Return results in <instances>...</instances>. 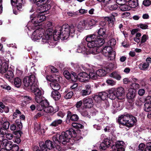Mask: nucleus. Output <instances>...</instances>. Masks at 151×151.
I'll return each mask as SVG.
<instances>
[{"label": "nucleus", "instance_id": "f257e3e1", "mask_svg": "<svg viewBox=\"0 0 151 151\" xmlns=\"http://www.w3.org/2000/svg\"><path fill=\"white\" fill-rule=\"evenodd\" d=\"M85 40L88 42V47L89 54L96 55L101 52V49L100 47L104 43V40L101 37L95 35H89L86 36Z\"/></svg>", "mask_w": 151, "mask_h": 151}, {"label": "nucleus", "instance_id": "f03ea898", "mask_svg": "<svg viewBox=\"0 0 151 151\" xmlns=\"http://www.w3.org/2000/svg\"><path fill=\"white\" fill-rule=\"evenodd\" d=\"M73 133L75 135V132L74 130L70 129L65 132H63L60 135L57 134L53 136V140L55 144H60V142H61L63 144H65L66 142H69V139L73 136Z\"/></svg>", "mask_w": 151, "mask_h": 151}, {"label": "nucleus", "instance_id": "7ed1b4c3", "mask_svg": "<svg viewBox=\"0 0 151 151\" xmlns=\"http://www.w3.org/2000/svg\"><path fill=\"white\" fill-rule=\"evenodd\" d=\"M45 10L42 12V13L39 14L37 17H34V15H31L30 17L31 20V22L32 23L31 26H30V23H29L27 25V27L29 30H31V29H33V27L35 24H37L36 26L38 25V24L44 21L46 19V17L43 14L45 12Z\"/></svg>", "mask_w": 151, "mask_h": 151}, {"label": "nucleus", "instance_id": "20e7f679", "mask_svg": "<svg viewBox=\"0 0 151 151\" xmlns=\"http://www.w3.org/2000/svg\"><path fill=\"white\" fill-rule=\"evenodd\" d=\"M109 97L111 99H114L116 97L118 99L121 100L123 99V88L119 87L117 89L114 88H111L108 90Z\"/></svg>", "mask_w": 151, "mask_h": 151}, {"label": "nucleus", "instance_id": "39448f33", "mask_svg": "<svg viewBox=\"0 0 151 151\" xmlns=\"http://www.w3.org/2000/svg\"><path fill=\"white\" fill-rule=\"evenodd\" d=\"M76 28V27L73 25L70 26L68 24H65L62 26L61 28H60L59 29L63 30V37L65 39H67L70 35H72V37L73 36L72 34L75 33Z\"/></svg>", "mask_w": 151, "mask_h": 151}, {"label": "nucleus", "instance_id": "423d86ee", "mask_svg": "<svg viewBox=\"0 0 151 151\" xmlns=\"http://www.w3.org/2000/svg\"><path fill=\"white\" fill-rule=\"evenodd\" d=\"M23 82L25 87L31 90L32 87H33L35 86V84L37 83L38 81L35 75L33 74L25 77L23 79Z\"/></svg>", "mask_w": 151, "mask_h": 151}, {"label": "nucleus", "instance_id": "0eeeda50", "mask_svg": "<svg viewBox=\"0 0 151 151\" xmlns=\"http://www.w3.org/2000/svg\"><path fill=\"white\" fill-rule=\"evenodd\" d=\"M45 145L44 144L42 143L40 144V149L37 146L34 147L33 150L34 151H47V149L50 150L54 147L55 145L54 143L49 140H47L45 141Z\"/></svg>", "mask_w": 151, "mask_h": 151}, {"label": "nucleus", "instance_id": "6e6552de", "mask_svg": "<svg viewBox=\"0 0 151 151\" xmlns=\"http://www.w3.org/2000/svg\"><path fill=\"white\" fill-rule=\"evenodd\" d=\"M46 29L44 35H43L42 40L44 42H46L47 40L52 34V25L51 22H48L44 26Z\"/></svg>", "mask_w": 151, "mask_h": 151}, {"label": "nucleus", "instance_id": "1a4fd4ad", "mask_svg": "<svg viewBox=\"0 0 151 151\" xmlns=\"http://www.w3.org/2000/svg\"><path fill=\"white\" fill-rule=\"evenodd\" d=\"M101 49V51L102 54L106 56H108L110 60L114 59L115 56V52L112 50V47L109 46H105L102 49Z\"/></svg>", "mask_w": 151, "mask_h": 151}, {"label": "nucleus", "instance_id": "9d476101", "mask_svg": "<svg viewBox=\"0 0 151 151\" xmlns=\"http://www.w3.org/2000/svg\"><path fill=\"white\" fill-rule=\"evenodd\" d=\"M45 30L42 28H40L36 29L32 34L31 36L32 39L35 41L40 40L41 38V41L42 42H44L42 40L43 35H44L43 32Z\"/></svg>", "mask_w": 151, "mask_h": 151}, {"label": "nucleus", "instance_id": "9b49d317", "mask_svg": "<svg viewBox=\"0 0 151 151\" xmlns=\"http://www.w3.org/2000/svg\"><path fill=\"white\" fill-rule=\"evenodd\" d=\"M60 27H58L56 28L55 30L52 31L53 37L55 41H57L60 39V37L63 40H65L63 37V30L62 29H59L60 28H61Z\"/></svg>", "mask_w": 151, "mask_h": 151}, {"label": "nucleus", "instance_id": "f8f14e48", "mask_svg": "<svg viewBox=\"0 0 151 151\" xmlns=\"http://www.w3.org/2000/svg\"><path fill=\"white\" fill-rule=\"evenodd\" d=\"M83 101L85 108L90 109L93 106L94 103L92 98L89 97L85 98Z\"/></svg>", "mask_w": 151, "mask_h": 151}, {"label": "nucleus", "instance_id": "ddd939ff", "mask_svg": "<svg viewBox=\"0 0 151 151\" xmlns=\"http://www.w3.org/2000/svg\"><path fill=\"white\" fill-rule=\"evenodd\" d=\"M79 119V117L76 114H72L70 111H68L67 112V119H66V122H69L70 120L72 122H77Z\"/></svg>", "mask_w": 151, "mask_h": 151}, {"label": "nucleus", "instance_id": "4468645a", "mask_svg": "<svg viewBox=\"0 0 151 151\" xmlns=\"http://www.w3.org/2000/svg\"><path fill=\"white\" fill-rule=\"evenodd\" d=\"M92 93V89L91 85H87L85 86V89L81 90L80 95L82 96H85L90 95Z\"/></svg>", "mask_w": 151, "mask_h": 151}, {"label": "nucleus", "instance_id": "2eb2a0df", "mask_svg": "<svg viewBox=\"0 0 151 151\" xmlns=\"http://www.w3.org/2000/svg\"><path fill=\"white\" fill-rule=\"evenodd\" d=\"M110 151H123V141H117L115 145L112 146V150Z\"/></svg>", "mask_w": 151, "mask_h": 151}, {"label": "nucleus", "instance_id": "dca6fc26", "mask_svg": "<svg viewBox=\"0 0 151 151\" xmlns=\"http://www.w3.org/2000/svg\"><path fill=\"white\" fill-rule=\"evenodd\" d=\"M2 145L5 148L4 149L7 151L11 150L12 146V142L10 141H8L6 139H4L1 143Z\"/></svg>", "mask_w": 151, "mask_h": 151}, {"label": "nucleus", "instance_id": "f3484780", "mask_svg": "<svg viewBox=\"0 0 151 151\" xmlns=\"http://www.w3.org/2000/svg\"><path fill=\"white\" fill-rule=\"evenodd\" d=\"M8 65L6 62H2L0 60V73L3 74L5 73L8 70Z\"/></svg>", "mask_w": 151, "mask_h": 151}, {"label": "nucleus", "instance_id": "a211bd4d", "mask_svg": "<svg viewBox=\"0 0 151 151\" xmlns=\"http://www.w3.org/2000/svg\"><path fill=\"white\" fill-rule=\"evenodd\" d=\"M37 105V109L39 111H42L43 110V111H44V109L45 107L49 105L48 103L46 100H43L41 103Z\"/></svg>", "mask_w": 151, "mask_h": 151}, {"label": "nucleus", "instance_id": "6ab92c4d", "mask_svg": "<svg viewBox=\"0 0 151 151\" xmlns=\"http://www.w3.org/2000/svg\"><path fill=\"white\" fill-rule=\"evenodd\" d=\"M89 78L88 75L85 72L80 73L78 74V80L81 82H85Z\"/></svg>", "mask_w": 151, "mask_h": 151}, {"label": "nucleus", "instance_id": "aec40b11", "mask_svg": "<svg viewBox=\"0 0 151 151\" xmlns=\"http://www.w3.org/2000/svg\"><path fill=\"white\" fill-rule=\"evenodd\" d=\"M84 21L86 28H88V27L95 25L98 22L97 20L94 19L85 20Z\"/></svg>", "mask_w": 151, "mask_h": 151}, {"label": "nucleus", "instance_id": "412c9836", "mask_svg": "<svg viewBox=\"0 0 151 151\" xmlns=\"http://www.w3.org/2000/svg\"><path fill=\"white\" fill-rule=\"evenodd\" d=\"M77 52L78 53H81L84 55L89 54L88 49H86L85 46L82 45L79 46L77 49Z\"/></svg>", "mask_w": 151, "mask_h": 151}, {"label": "nucleus", "instance_id": "4be33fe9", "mask_svg": "<svg viewBox=\"0 0 151 151\" xmlns=\"http://www.w3.org/2000/svg\"><path fill=\"white\" fill-rule=\"evenodd\" d=\"M38 82L37 84H35V86L33 87H32L31 89L32 92L34 93L35 96L42 95L41 91L38 87Z\"/></svg>", "mask_w": 151, "mask_h": 151}, {"label": "nucleus", "instance_id": "5701e85b", "mask_svg": "<svg viewBox=\"0 0 151 151\" xmlns=\"http://www.w3.org/2000/svg\"><path fill=\"white\" fill-rule=\"evenodd\" d=\"M110 144V140L108 139H106L101 145V147L103 150H105L109 146Z\"/></svg>", "mask_w": 151, "mask_h": 151}, {"label": "nucleus", "instance_id": "b1692460", "mask_svg": "<svg viewBox=\"0 0 151 151\" xmlns=\"http://www.w3.org/2000/svg\"><path fill=\"white\" fill-rule=\"evenodd\" d=\"M135 96V91L132 90V89H129V92L127 95V97L128 99H133Z\"/></svg>", "mask_w": 151, "mask_h": 151}, {"label": "nucleus", "instance_id": "393cba45", "mask_svg": "<svg viewBox=\"0 0 151 151\" xmlns=\"http://www.w3.org/2000/svg\"><path fill=\"white\" fill-rule=\"evenodd\" d=\"M149 65L150 64L148 63L145 62L140 64L138 67L141 70H146L148 69Z\"/></svg>", "mask_w": 151, "mask_h": 151}, {"label": "nucleus", "instance_id": "a878e982", "mask_svg": "<svg viewBox=\"0 0 151 151\" xmlns=\"http://www.w3.org/2000/svg\"><path fill=\"white\" fill-rule=\"evenodd\" d=\"M51 96L55 100H58L61 97L60 94L57 91H52Z\"/></svg>", "mask_w": 151, "mask_h": 151}, {"label": "nucleus", "instance_id": "bb28decb", "mask_svg": "<svg viewBox=\"0 0 151 151\" xmlns=\"http://www.w3.org/2000/svg\"><path fill=\"white\" fill-rule=\"evenodd\" d=\"M11 1L12 5H13V3L16 4L17 9H21L23 0H11Z\"/></svg>", "mask_w": 151, "mask_h": 151}, {"label": "nucleus", "instance_id": "cd10ccee", "mask_svg": "<svg viewBox=\"0 0 151 151\" xmlns=\"http://www.w3.org/2000/svg\"><path fill=\"white\" fill-rule=\"evenodd\" d=\"M50 86L54 91H57L60 88V86L58 83L52 82L50 83Z\"/></svg>", "mask_w": 151, "mask_h": 151}, {"label": "nucleus", "instance_id": "c85d7f7f", "mask_svg": "<svg viewBox=\"0 0 151 151\" xmlns=\"http://www.w3.org/2000/svg\"><path fill=\"white\" fill-rule=\"evenodd\" d=\"M107 72L106 69H99L96 71V73L98 77L104 76H105Z\"/></svg>", "mask_w": 151, "mask_h": 151}, {"label": "nucleus", "instance_id": "c756f323", "mask_svg": "<svg viewBox=\"0 0 151 151\" xmlns=\"http://www.w3.org/2000/svg\"><path fill=\"white\" fill-rule=\"evenodd\" d=\"M64 97L67 99H70L73 95V92L72 91H69L68 90H66L63 93Z\"/></svg>", "mask_w": 151, "mask_h": 151}, {"label": "nucleus", "instance_id": "7c9ffc66", "mask_svg": "<svg viewBox=\"0 0 151 151\" xmlns=\"http://www.w3.org/2000/svg\"><path fill=\"white\" fill-rule=\"evenodd\" d=\"M44 111L46 113H52L55 112L56 111L55 110L52 106H47L45 108Z\"/></svg>", "mask_w": 151, "mask_h": 151}, {"label": "nucleus", "instance_id": "2f4dec72", "mask_svg": "<svg viewBox=\"0 0 151 151\" xmlns=\"http://www.w3.org/2000/svg\"><path fill=\"white\" fill-rule=\"evenodd\" d=\"M131 8H135L138 5V0H130L128 4Z\"/></svg>", "mask_w": 151, "mask_h": 151}, {"label": "nucleus", "instance_id": "473e14b6", "mask_svg": "<svg viewBox=\"0 0 151 151\" xmlns=\"http://www.w3.org/2000/svg\"><path fill=\"white\" fill-rule=\"evenodd\" d=\"M52 37L51 35L50 37L47 40V41L45 42H42L43 44L46 43L47 45L49 47H52L56 45L55 43L53 41H51L49 40V39Z\"/></svg>", "mask_w": 151, "mask_h": 151}, {"label": "nucleus", "instance_id": "72a5a7b5", "mask_svg": "<svg viewBox=\"0 0 151 151\" xmlns=\"http://www.w3.org/2000/svg\"><path fill=\"white\" fill-rule=\"evenodd\" d=\"M144 110L146 112H149L151 111V102H146L145 104Z\"/></svg>", "mask_w": 151, "mask_h": 151}, {"label": "nucleus", "instance_id": "f704fd0d", "mask_svg": "<svg viewBox=\"0 0 151 151\" xmlns=\"http://www.w3.org/2000/svg\"><path fill=\"white\" fill-rule=\"evenodd\" d=\"M21 80L20 78L17 77L15 78L14 84L16 87L17 88L20 87L21 85Z\"/></svg>", "mask_w": 151, "mask_h": 151}, {"label": "nucleus", "instance_id": "c9c22d12", "mask_svg": "<svg viewBox=\"0 0 151 151\" xmlns=\"http://www.w3.org/2000/svg\"><path fill=\"white\" fill-rule=\"evenodd\" d=\"M84 23V20L81 21L79 23L77 26L78 31H81V30H82L84 28H86L85 24Z\"/></svg>", "mask_w": 151, "mask_h": 151}, {"label": "nucleus", "instance_id": "e433bc0d", "mask_svg": "<svg viewBox=\"0 0 151 151\" xmlns=\"http://www.w3.org/2000/svg\"><path fill=\"white\" fill-rule=\"evenodd\" d=\"M107 72L114 68V65L112 63H108L105 67H104Z\"/></svg>", "mask_w": 151, "mask_h": 151}, {"label": "nucleus", "instance_id": "4c0bfd02", "mask_svg": "<svg viewBox=\"0 0 151 151\" xmlns=\"http://www.w3.org/2000/svg\"><path fill=\"white\" fill-rule=\"evenodd\" d=\"M99 95L103 100L106 99L108 96V93L106 92H100Z\"/></svg>", "mask_w": 151, "mask_h": 151}, {"label": "nucleus", "instance_id": "58836bf2", "mask_svg": "<svg viewBox=\"0 0 151 151\" xmlns=\"http://www.w3.org/2000/svg\"><path fill=\"white\" fill-rule=\"evenodd\" d=\"M14 76L13 73L10 70H8L6 74L5 75V77L8 79H10L12 78Z\"/></svg>", "mask_w": 151, "mask_h": 151}, {"label": "nucleus", "instance_id": "ea45409f", "mask_svg": "<svg viewBox=\"0 0 151 151\" xmlns=\"http://www.w3.org/2000/svg\"><path fill=\"white\" fill-rule=\"evenodd\" d=\"M70 78L73 81L75 82L78 79V75L77 76L76 73L73 72V73H71Z\"/></svg>", "mask_w": 151, "mask_h": 151}, {"label": "nucleus", "instance_id": "a19ab883", "mask_svg": "<svg viewBox=\"0 0 151 151\" xmlns=\"http://www.w3.org/2000/svg\"><path fill=\"white\" fill-rule=\"evenodd\" d=\"M111 76L118 80H119L121 78V77L120 75L118 73L115 72H113L112 73Z\"/></svg>", "mask_w": 151, "mask_h": 151}, {"label": "nucleus", "instance_id": "79ce46f5", "mask_svg": "<svg viewBox=\"0 0 151 151\" xmlns=\"http://www.w3.org/2000/svg\"><path fill=\"white\" fill-rule=\"evenodd\" d=\"M105 20L107 21L109 24H111V25H112L114 24V22L115 21L113 18L110 17H104Z\"/></svg>", "mask_w": 151, "mask_h": 151}, {"label": "nucleus", "instance_id": "37998d69", "mask_svg": "<svg viewBox=\"0 0 151 151\" xmlns=\"http://www.w3.org/2000/svg\"><path fill=\"white\" fill-rule=\"evenodd\" d=\"M88 76L89 78H90L93 80H96L98 78V76L96 75V73H95L93 72H90Z\"/></svg>", "mask_w": 151, "mask_h": 151}, {"label": "nucleus", "instance_id": "c03bdc74", "mask_svg": "<svg viewBox=\"0 0 151 151\" xmlns=\"http://www.w3.org/2000/svg\"><path fill=\"white\" fill-rule=\"evenodd\" d=\"M48 1V0H39L36 2V4L38 6H40L46 4Z\"/></svg>", "mask_w": 151, "mask_h": 151}, {"label": "nucleus", "instance_id": "a18cd8bd", "mask_svg": "<svg viewBox=\"0 0 151 151\" xmlns=\"http://www.w3.org/2000/svg\"><path fill=\"white\" fill-rule=\"evenodd\" d=\"M35 98L36 101L38 103H41L44 100H42V95L35 96Z\"/></svg>", "mask_w": 151, "mask_h": 151}, {"label": "nucleus", "instance_id": "49530a36", "mask_svg": "<svg viewBox=\"0 0 151 151\" xmlns=\"http://www.w3.org/2000/svg\"><path fill=\"white\" fill-rule=\"evenodd\" d=\"M106 29L104 28H101L99 30L98 33L101 36H102L105 34Z\"/></svg>", "mask_w": 151, "mask_h": 151}, {"label": "nucleus", "instance_id": "de8ad7c7", "mask_svg": "<svg viewBox=\"0 0 151 151\" xmlns=\"http://www.w3.org/2000/svg\"><path fill=\"white\" fill-rule=\"evenodd\" d=\"M139 85L138 84L136 83H133L131 86L130 89H132L133 90H134L138 89L139 87Z\"/></svg>", "mask_w": 151, "mask_h": 151}, {"label": "nucleus", "instance_id": "09e8293b", "mask_svg": "<svg viewBox=\"0 0 151 151\" xmlns=\"http://www.w3.org/2000/svg\"><path fill=\"white\" fill-rule=\"evenodd\" d=\"M116 43V40L114 39H111L108 42V44L109 46H114Z\"/></svg>", "mask_w": 151, "mask_h": 151}, {"label": "nucleus", "instance_id": "8fccbe9b", "mask_svg": "<svg viewBox=\"0 0 151 151\" xmlns=\"http://www.w3.org/2000/svg\"><path fill=\"white\" fill-rule=\"evenodd\" d=\"M72 125L73 127L77 129H81L83 127V125L80 123H72Z\"/></svg>", "mask_w": 151, "mask_h": 151}, {"label": "nucleus", "instance_id": "3c124183", "mask_svg": "<svg viewBox=\"0 0 151 151\" xmlns=\"http://www.w3.org/2000/svg\"><path fill=\"white\" fill-rule=\"evenodd\" d=\"M2 134L3 135H5L6 137L9 140L12 139L13 137V134L9 133H7L6 132H5L4 133L3 132L2 133Z\"/></svg>", "mask_w": 151, "mask_h": 151}, {"label": "nucleus", "instance_id": "603ef678", "mask_svg": "<svg viewBox=\"0 0 151 151\" xmlns=\"http://www.w3.org/2000/svg\"><path fill=\"white\" fill-rule=\"evenodd\" d=\"M131 7L128 4L123 3V11L130 10Z\"/></svg>", "mask_w": 151, "mask_h": 151}, {"label": "nucleus", "instance_id": "864d4df0", "mask_svg": "<svg viewBox=\"0 0 151 151\" xmlns=\"http://www.w3.org/2000/svg\"><path fill=\"white\" fill-rule=\"evenodd\" d=\"M148 39V37L147 35H143L142 37L141 41H140L141 43H143L145 42Z\"/></svg>", "mask_w": 151, "mask_h": 151}, {"label": "nucleus", "instance_id": "5fc2aeb1", "mask_svg": "<svg viewBox=\"0 0 151 151\" xmlns=\"http://www.w3.org/2000/svg\"><path fill=\"white\" fill-rule=\"evenodd\" d=\"M63 75L67 79H69L70 77V73L67 70H66L63 72Z\"/></svg>", "mask_w": 151, "mask_h": 151}, {"label": "nucleus", "instance_id": "6e6d98bb", "mask_svg": "<svg viewBox=\"0 0 151 151\" xmlns=\"http://www.w3.org/2000/svg\"><path fill=\"white\" fill-rule=\"evenodd\" d=\"M32 98L28 96H26L24 97V102L25 104H28L30 102Z\"/></svg>", "mask_w": 151, "mask_h": 151}, {"label": "nucleus", "instance_id": "4d7b16f0", "mask_svg": "<svg viewBox=\"0 0 151 151\" xmlns=\"http://www.w3.org/2000/svg\"><path fill=\"white\" fill-rule=\"evenodd\" d=\"M137 122V119L136 117L132 115H130L129 121L128 123H136Z\"/></svg>", "mask_w": 151, "mask_h": 151}, {"label": "nucleus", "instance_id": "13d9d810", "mask_svg": "<svg viewBox=\"0 0 151 151\" xmlns=\"http://www.w3.org/2000/svg\"><path fill=\"white\" fill-rule=\"evenodd\" d=\"M126 108L128 110L132 109L133 108V104L132 102H128L126 104Z\"/></svg>", "mask_w": 151, "mask_h": 151}, {"label": "nucleus", "instance_id": "bf43d9fd", "mask_svg": "<svg viewBox=\"0 0 151 151\" xmlns=\"http://www.w3.org/2000/svg\"><path fill=\"white\" fill-rule=\"evenodd\" d=\"M130 115L127 114L126 115H123V122L128 123L129 122Z\"/></svg>", "mask_w": 151, "mask_h": 151}, {"label": "nucleus", "instance_id": "052dcab7", "mask_svg": "<svg viewBox=\"0 0 151 151\" xmlns=\"http://www.w3.org/2000/svg\"><path fill=\"white\" fill-rule=\"evenodd\" d=\"M109 9L111 11L116 10L117 8L116 4H114L108 6Z\"/></svg>", "mask_w": 151, "mask_h": 151}, {"label": "nucleus", "instance_id": "680f3d73", "mask_svg": "<svg viewBox=\"0 0 151 151\" xmlns=\"http://www.w3.org/2000/svg\"><path fill=\"white\" fill-rule=\"evenodd\" d=\"M138 27L142 29H145L147 28L148 26L145 24H140L137 25Z\"/></svg>", "mask_w": 151, "mask_h": 151}, {"label": "nucleus", "instance_id": "e2e57ef3", "mask_svg": "<svg viewBox=\"0 0 151 151\" xmlns=\"http://www.w3.org/2000/svg\"><path fill=\"white\" fill-rule=\"evenodd\" d=\"M12 151H17L19 149V147L18 145H16L14 144L12 145Z\"/></svg>", "mask_w": 151, "mask_h": 151}, {"label": "nucleus", "instance_id": "0e129e2a", "mask_svg": "<svg viewBox=\"0 0 151 151\" xmlns=\"http://www.w3.org/2000/svg\"><path fill=\"white\" fill-rule=\"evenodd\" d=\"M82 115L84 117H87L89 118H90V116L88 115L87 111L86 110H83L81 112Z\"/></svg>", "mask_w": 151, "mask_h": 151}, {"label": "nucleus", "instance_id": "69168bd1", "mask_svg": "<svg viewBox=\"0 0 151 151\" xmlns=\"http://www.w3.org/2000/svg\"><path fill=\"white\" fill-rule=\"evenodd\" d=\"M143 4L145 6H148L151 4V1L149 0H145L143 2Z\"/></svg>", "mask_w": 151, "mask_h": 151}, {"label": "nucleus", "instance_id": "338daca9", "mask_svg": "<svg viewBox=\"0 0 151 151\" xmlns=\"http://www.w3.org/2000/svg\"><path fill=\"white\" fill-rule=\"evenodd\" d=\"M102 104L103 106L105 109L107 108L109 106V103L107 101H103Z\"/></svg>", "mask_w": 151, "mask_h": 151}, {"label": "nucleus", "instance_id": "774afa93", "mask_svg": "<svg viewBox=\"0 0 151 151\" xmlns=\"http://www.w3.org/2000/svg\"><path fill=\"white\" fill-rule=\"evenodd\" d=\"M21 114V112L18 109L16 110L15 111L14 113L13 114V116H14L13 118H14V117L15 118L17 117L18 114Z\"/></svg>", "mask_w": 151, "mask_h": 151}]
</instances>
